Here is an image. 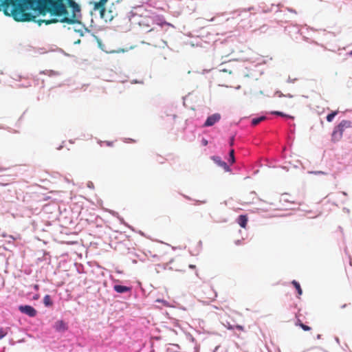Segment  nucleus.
<instances>
[{"label":"nucleus","mask_w":352,"mask_h":352,"mask_svg":"<svg viewBox=\"0 0 352 352\" xmlns=\"http://www.w3.org/2000/svg\"><path fill=\"white\" fill-rule=\"evenodd\" d=\"M352 127V122L350 120H343L338 125H336L331 133V139L334 143L338 142L342 138L344 131Z\"/></svg>","instance_id":"f257e3e1"},{"label":"nucleus","mask_w":352,"mask_h":352,"mask_svg":"<svg viewBox=\"0 0 352 352\" xmlns=\"http://www.w3.org/2000/svg\"><path fill=\"white\" fill-rule=\"evenodd\" d=\"M107 1L108 0H100L94 3V10L99 11L101 18L105 17V5Z\"/></svg>","instance_id":"f03ea898"},{"label":"nucleus","mask_w":352,"mask_h":352,"mask_svg":"<svg viewBox=\"0 0 352 352\" xmlns=\"http://www.w3.org/2000/svg\"><path fill=\"white\" fill-rule=\"evenodd\" d=\"M19 310L30 317H34L37 314V311L30 305H21L19 307Z\"/></svg>","instance_id":"7ed1b4c3"},{"label":"nucleus","mask_w":352,"mask_h":352,"mask_svg":"<svg viewBox=\"0 0 352 352\" xmlns=\"http://www.w3.org/2000/svg\"><path fill=\"white\" fill-rule=\"evenodd\" d=\"M221 115L218 113H214L206 119L204 126L208 127L213 126L215 123L218 122L221 119Z\"/></svg>","instance_id":"20e7f679"},{"label":"nucleus","mask_w":352,"mask_h":352,"mask_svg":"<svg viewBox=\"0 0 352 352\" xmlns=\"http://www.w3.org/2000/svg\"><path fill=\"white\" fill-rule=\"evenodd\" d=\"M54 328L57 331L63 332L67 330L68 327L67 323H65L63 320H60L54 323Z\"/></svg>","instance_id":"39448f33"},{"label":"nucleus","mask_w":352,"mask_h":352,"mask_svg":"<svg viewBox=\"0 0 352 352\" xmlns=\"http://www.w3.org/2000/svg\"><path fill=\"white\" fill-rule=\"evenodd\" d=\"M212 160L219 166L222 167L225 170L228 171L230 170L228 164L225 162L222 161L219 157L213 156L212 157Z\"/></svg>","instance_id":"423d86ee"},{"label":"nucleus","mask_w":352,"mask_h":352,"mask_svg":"<svg viewBox=\"0 0 352 352\" xmlns=\"http://www.w3.org/2000/svg\"><path fill=\"white\" fill-rule=\"evenodd\" d=\"M113 289L118 293L122 294L127 292H130L131 290V288L127 286L116 285L113 286Z\"/></svg>","instance_id":"0eeeda50"},{"label":"nucleus","mask_w":352,"mask_h":352,"mask_svg":"<svg viewBox=\"0 0 352 352\" xmlns=\"http://www.w3.org/2000/svg\"><path fill=\"white\" fill-rule=\"evenodd\" d=\"M248 220V219L247 215L241 214L239 216L237 219V223L241 228H245L247 226Z\"/></svg>","instance_id":"6e6552de"},{"label":"nucleus","mask_w":352,"mask_h":352,"mask_svg":"<svg viewBox=\"0 0 352 352\" xmlns=\"http://www.w3.org/2000/svg\"><path fill=\"white\" fill-rule=\"evenodd\" d=\"M296 326H299L304 331H310L311 330V327L303 324L302 322V321L299 319V318H297L296 320V324H295Z\"/></svg>","instance_id":"1a4fd4ad"},{"label":"nucleus","mask_w":352,"mask_h":352,"mask_svg":"<svg viewBox=\"0 0 352 352\" xmlns=\"http://www.w3.org/2000/svg\"><path fill=\"white\" fill-rule=\"evenodd\" d=\"M292 284L294 285V287L296 289L297 292H298V294L299 296L302 295V289L300 287V285L299 284L298 282H297L296 280H294L292 282Z\"/></svg>","instance_id":"9d476101"},{"label":"nucleus","mask_w":352,"mask_h":352,"mask_svg":"<svg viewBox=\"0 0 352 352\" xmlns=\"http://www.w3.org/2000/svg\"><path fill=\"white\" fill-rule=\"evenodd\" d=\"M265 118H266L265 116H261V117L257 118H254L252 120V124L253 126H256V125L258 124L261 122H262L264 120H265Z\"/></svg>","instance_id":"9b49d317"},{"label":"nucleus","mask_w":352,"mask_h":352,"mask_svg":"<svg viewBox=\"0 0 352 352\" xmlns=\"http://www.w3.org/2000/svg\"><path fill=\"white\" fill-rule=\"evenodd\" d=\"M338 113V111H335L331 112V113L328 114L327 116V120L329 122H331L333 121L335 116Z\"/></svg>","instance_id":"f8f14e48"},{"label":"nucleus","mask_w":352,"mask_h":352,"mask_svg":"<svg viewBox=\"0 0 352 352\" xmlns=\"http://www.w3.org/2000/svg\"><path fill=\"white\" fill-rule=\"evenodd\" d=\"M43 302L45 306H51L52 305V301L51 300V298L49 295L45 296L43 298Z\"/></svg>","instance_id":"ddd939ff"},{"label":"nucleus","mask_w":352,"mask_h":352,"mask_svg":"<svg viewBox=\"0 0 352 352\" xmlns=\"http://www.w3.org/2000/svg\"><path fill=\"white\" fill-rule=\"evenodd\" d=\"M234 149H231L230 151V160H229V161L230 162L231 164H233L234 162Z\"/></svg>","instance_id":"4468645a"},{"label":"nucleus","mask_w":352,"mask_h":352,"mask_svg":"<svg viewBox=\"0 0 352 352\" xmlns=\"http://www.w3.org/2000/svg\"><path fill=\"white\" fill-rule=\"evenodd\" d=\"M223 326L227 328L228 329H230V330H232L234 329V326L232 325L228 321H226V322H223Z\"/></svg>","instance_id":"2eb2a0df"},{"label":"nucleus","mask_w":352,"mask_h":352,"mask_svg":"<svg viewBox=\"0 0 352 352\" xmlns=\"http://www.w3.org/2000/svg\"><path fill=\"white\" fill-rule=\"evenodd\" d=\"M8 333L6 329L3 328L0 329V340L2 339Z\"/></svg>","instance_id":"dca6fc26"},{"label":"nucleus","mask_w":352,"mask_h":352,"mask_svg":"<svg viewBox=\"0 0 352 352\" xmlns=\"http://www.w3.org/2000/svg\"><path fill=\"white\" fill-rule=\"evenodd\" d=\"M234 329H236L239 331H244V327L241 325H236V326H234Z\"/></svg>","instance_id":"f3484780"},{"label":"nucleus","mask_w":352,"mask_h":352,"mask_svg":"<svg viewBox=\"0 0 352 352\" xmlns=\"http://www.w3.org/2000/svg\"><path fill=\"white\" fill-rule=\"evenodd\" d=\"M208 140H207L206 139H204H204H202V140H201V144H202L203 146H207V145H208Z\"/></svg>","instance_id":"a211bd4d"},{"label":"nucleus","mask_w":352,"mask_h":352,"mask_svg":"<svg viewBox=\"0 0 352 352\" xmlns=\"http://www.w3.org/2000/svg\"><path fill=\"white\" fill-rule=\"evenodd\" d=\"M273 113L276 114V115L281 116H285V115L282 112H280V111H274Z\"/></svg>","instance_id":"6ab92c4d"},{"label":"nucleus","mask_w":352,"mask_h":352,"mask_svg":"<svg viewBox=\"0 0 352 352\" xmlns=\"http://www.w3.org/2000/svg\"><path fill=\"white\" fill-rule=\"evenodd\" d=\"M189 267H190V268H192V269H194V268H195V265H189Z\"/></svg>","instance_id":"aec40b11"},{"label":"nucleus","mask_w":352,"mask_h":352,"mask_svg":"<svg viewBox=\"0 0 352 352\" xmlns=\"http://www.w3.org/2000/svg\"><path fill=\"white\" fill-rule=\"evenodd\" d=\"M221 72H228V70H227V69H221Z\"/></svg>","instance_id":"412c9836"},{"label":"nucleus","mask_w":352,"mask_h":352,"mask_svg":"<svg viewBox=\"0 0 352 352\" xmlns=\"http://www.w3.org/2000/svg\"><path fill=\"white\" fill-rule=\"evenodd\" d=\"M349 54L352 56V50L349 53Z\"/></svg>","instance_id":"4be33fe9"},{"label":"nucleus","mask_w":352,"mask_h":352,"mask_svg":"<svg viewBox=\"0 0 352 352\" xmlns=\"http://www.w3.org/2000/svg\"><path fill=\"white\" fill-rule=\"evenodd\" d=\"M107 145H108V146H111V143H109V142H108V143H107Z\"/></svg>","instance_id":"5701e85b"},{"label":"nucleus","mask_w":352,"mask_h":352,"mask_svg":"<svg viewBox=\"0 0 352 352\" xmlns=\"http://www.w3.org/2000/svg\"><path fill=\"white\" fill-rule=\"evenodd\" d=\"M38 287V285H35V289H37Z\"/></svg>","instance_id":"b1692460"}]
</instances>
